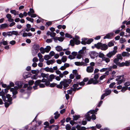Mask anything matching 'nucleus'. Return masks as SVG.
Listing matches in <instances>:
<instances>
[{
  "instance_id": "obj_1",
  "label": "nucleus",
  "mask_w": 130,
  "mask_h": 130,
  "mask_svg": "<svg viewBox=\"0 0 130 130\" xmlns=\"http://www.w3.org/2000/svg\"><path fill=\"white\" fill-rule=\"evenodd\" d=\"M15 84L18 86H15L13 88L10 89V91L12 92L13 95H15L17 93V90L19 88L22 87L23 85V83L22 82L17 81L15 83Z\"/></svg>"
},
{
  "instance_id": "obj_2",
  "label": "nucleus",
  "mask_w": 130,
  "mask_h": 130,
  "mask_svg": "<svg viewBox=\"0 0 130 130\" xmlns=\"http://www.w3.org/2000/svg\"><path fill=\"white\" fill-rule=\"evenodd\" d=\"M116 80L117 81V85H120L125 81V78L124 77V75L118 76Z\"/></svg>"
},
{
  "instance_id": "obj_3",
  "label": "nucleus",
  "mask_w": 130,
  "mask_h": 130,
  "mask_svg": "<svg viewBox=\"0 0 130 130\" xmlns=\"http://www.w3.org/2000/svg\"><path fill=\"white\" fill-rule=\"evenodd\" d=\"M81 43L82 44L86 45V44H90L93 41V40L92 39H90L88 40V39L86 38H83Z\"/></svg>"
},
{
  "instance_id": "obj_4",
  "label": "nucleus",
  "mask_w": 130,
  "mask_h": 130,
  "mask_svg": "<svg viewBox=\"0 0 130 130\" xmlns=\"http://www.w3.org/2000/svg\"><path fill=\"white\" fill-rule=\"evenodd\" d=\"M40 48V46L37 44H34L32 47V52L37 54L38 51Z\"/></svg>"
},
{
  "instance_id": "obj_5",
  "label": "nucleus",
  "mask_w": 130,
  "mask_h": 130,
  "mask_svg": "<svg viewBox=\"0 0 130 130\" xmlns=\"http://www.w3.org/2000/svg\"><path fill=\"white\" fill-rule=\"evenodd\" d=\"M84 117L85 119H87L88 121H90L91 119L93 120L96 119V116L95 114H93L92 115L91 117L90 116V114H87L84 116Z\"/></svg>"
},
{
  "instance_id": "obj_6",
  "label": "nucleus",
  "mask_w": 130,
  "mask_h": 130,
  "mask_svg": "<svg viewBox=\"0 0 130 130\" xmlns=\"http://www.w3.org/2000/svg\"><path fill=\"white\" fill-rule=\"evenodd\" d=\"M105 93L103 94L102 95L101 97V100H103L105 96L109 95L111 92V90L107 89L105 90Z\"/></svg>"
},
{
  "instance_id": "obj_7",
  "label": "nucleus",
  "mask_w": 130,
  "mask_h": 130,
  "mask_svg": "<svg viewBox=\"0 0 130 130\" xmlns=\"http://www.w3.org/2000/svg\"><path fill=\"white\" fill-rule=\"evenodd\" d=\"M99 81L96 79L93 78H91L88 81L87 84H98Z\"/></svg>"
},
{
  "instance_id": "obj_8",
  "label": "nucleus",
  "mask_w": 130,
  "mask_h": 130,
  "mask_svg": "<svg viewBox=\"0 0 130 130\" xmlns=\"http://www.w3.org/2000/svg\"><path fill=\"white\" fill-rule=\"evenodd\" d=\"M34 10L32 8L30 9V11L28 12V14L29 16H30L32 18H35L36 17V14H34Z\"/></svg>"
},
{
  "instance_id": "obj_9",
  "label": "nucleus",
  "mask_w": 130,
  "mask_h": 130,
  "mask_svg": "<svg viewBox=\"0 0 130 130\" xmlns=\"http://www.w3.org/2000/svg\"><path fill=\"white\" fill-rule=\"evenodd\" d=\"M130 65L129 62L128 61H126L125 62H119L117 65L120 67H122L124 66H128Z\"/></svg>"
},
{
  "instance_id": "obj_10",
  "label": "nucleus",
  "mask_w": 130,
  "mask_h": 130,
  "mask_svg": "<svg viewBox=\"0 0 130 130\" xmlns=\"http://www.w3.org/2000/svg\"><path fill=\"white\" fill-rule=\"evenodd\" d=\"M70 42L72 46H74V43L78 45L80 43V41L76 39H74L73 40H71Z\"/></svg>"
},
{
  "instance_id": "obj_11",
  "label": "nucleus",
  "mask_w": 130,
  "mask_h": 130,
  "mask_svg": "<svg viewBox=\"0 0 130 130\" xmlns=\"http://www.w3.org/2000/svg\"><path fill=\"white\" fill-rule=\"evenodd\" d=\"M75 64L76 66H86L87 64L85 63L84 62H76L74 63Z\"/></svg>"
},
{
  "instance_id": "obj_12",
  "label": "nucleus",
  "mask_w": 130,
  "mask_h": 130,
  "mask_svg": "<svg viewBox=\"0 0 130 130\" xmlns=\"http://www.w3.org/2000/svg\"><path fill=\"white\" fill-rule=\"evenodd\" d=\"M94 70V68L93 67L91 66H88L86 68V71L89 73H91L93 72Z\"/></svg>"
},
{
  "instance_id": "obj_13",
  "label": "nucleus",
  "mask_w": 130,
  "mask_h": 130,
  "mask_svg": "<svg viewBox=\"0 0 130 130\" xmlns=\"http://www.w3.org/2000/svg\"><path fill=\"white\" fill-rule=\"evenodd\" d=\"M73 73L74 75L75 76L76 78L77 79H79L80 77V75H78L77 73V70H74L73 71Z\"/></svg>"
},
{
  "instance_id": "obj_14",
  "label": "nucleus",
  "mask_w": 130,
  "mask_h": 130,
  "mask_svg": "<svg viewBox=\"0 0 130 130\" xmlns=\"http://www.w3.org/2000/svg\"><path fill=\"white\" fill-rule=\"evenodd\" d=\"M59 128L58 125H52L50 126V130H57Z\"/></svg>"
},
{
  "instance_id": "obj_15",
  "label": "nucleus",
  "mask_w": 130,
  "mask_h": 130,
  "mask_svg": "<svg viewBox=\"0 0 130 130\" xmlns=\"http://www.w3.org/2000/svg\"><path fill=\"white\" fill-rule=\"evenodd\" d=\"M53 39L54 40V41L56 42V41L57 40H58L60 42H62L64 40V39L62 37H55L53 38Z\"/></svg>"
},
{
  "instance_id": "obj_16",
  "label": "nucleus",
  "mask_w": 130,
  "mask_h": 130,
  "mask_svg": "<svg viewBox=\"0 0 130 130\" xmlns=\"http://www.w3.org/2000/svg\"><path fill=\"white\" fill-rule=\"evenodd\" d=\"M60 84L63 86V88L65 89L69 86V84L66 82H65L63 80L60 82Z\"/></svg>"
},
{
  "instance_id": "obj_17",
  "label": "nucleus",
  "mask_w": 130,
  "mask_h": 130,
  "mask_svg": "<svg viewBox=\"0 0 130 130\" xmlns=\"http://www.w3.org/2000/svg\"><path fill=\"white\" fill-rule=\"evenodd\" d=\"M113 35L114 33H108L104 37V39H110Z\"/></svg>"
},
{
  "instance_id": "obj_18",
  "label": "nucleus",
  "mask_w": 130,
  "mask_h": 130,
  "mask_svg": "<svg viewBox=\"0 0 130 130\" xmlns=\"http://www.w3.org/2000/svg\"><path fill=\"white\" fill-rule=\"evenodd\" d=\"M41 80H38L36 81L35 83V85L33 86V87L34 89H37V87L38 85L40 83Z\"/></svg>"
},
{
  "instance_id": "obj_19",
  "label": "nucleus",
  "mask_w": 130,
  "mask_h": 130,
  "mask_svg": "<svg viewBox=\"0 0 130 130\" xmlns=\"http://www.w3.org/2000/svg\"><path fill=\"white\" fill-rule=\"evenodd\" d=\"M30 74L28 72H25L23 74V77L24 78H27L30 77Z\"/></svg>"
},
{
  "instance_id": "obj_20",
  "label": "nucleus",
  "mask_w": 130,
  "mask_h": 130,
  "mask_svg": "<svg viewBox=\"0 0 130 130\" xmlns=\"http://www.w3.org/2000/svg\"><path fill=\"white\" fill-rule=\"evenodd\" d=\"M116 54L112 51H111L109 52L106 54V56L108 58H111L112 56L115 55Z\"/></svg>"
},
{
  "instance_id": "obj_21",
  "label": "nucleus",
  "mask_w": 130,
  "mask_h": 130,
  "mask_svg": "<svg viewBox=\"0 0 130 130\" xmlns=\"http://www.w3.org/2000/svg\"><path fill=\"white\" fill-rule=\"evenodd\" d=\"M86 47H83L82 49L79 51L78 53L83 56L84 54V52L86 51Z\"/></svg>"
},
{
  "instance_id": "obj_22",
  "label": "nucleus",
  "mask_w": 130,
  "mask_h": 130,
  "mask_svg": "<svg viewBox=\"0 0 130 130\" xmlns=\"http://www.w3.org/2000/svg\"><path fill=\"white\" fill-rule=\"evenodd\" d=\"M108 48V46L106 44H102L101 48V49L102 50L105 51Z\"/></svg>"
},
{
  "instance_id": "obj_23",
  "label": "nucleus",
  "mask_w": 130,
  "mask_h": 130,
  "mask_svg": "<svg viewBox=\"0 0 130 130\" xmlns=\"http://www.w3.org/2000/svg\"><path fill=\"white\" fill-rule=\"evenodd\" d=\"M97 56V54L94 52H91L90 54V56L92 59H94Z\"/></svg>"
},
{
  "instance_id": "obj_24",
  "label": "nucleus",
  "mask_w": 130,
  "mask_h": 130,
  "mask_svg": "<svg viewBox=\"0 0 130 130\" xmlns=\"http://www.w3.org/2000/svg\"><path fill=\"white\" fill-rule=\"evenodd\" d=\"M38 56L39 58V60L40 62H43L44 60L43 58H42V56L40 53H39L38 54Z\"/></svg>"
},
{
  "instance_id": "obj_25",
  "label": "nucleus",
  "mask_w": 130,
  "mask_h": 130,
  "mask_svg": "<svg viewBox=\"0 0 130 130\" xmlns=\"http://www.w3.org/2000/svg\"><path fill=\"white\" fill-rule=\"evenodd\" d=\"M76 130H85L86 129V128L84 127H80V126L79 125L76 126Z\"/></svg>"
},
{
  "instance_id": "obj_26",
  "label": "nucleus",
  "mask_w": 130,
  "mask_h": 130,
  "mask_svg": "<svg viewBox=\"0 0 130 130\" xmlns=\"http://www.w3.org/2000/svg\"><path fill=\"white\" fill-rule=\"evenodd\" d=\"M122 55L123 57H129L130 54L127 52H123L122 53Z\"/></svg>"
},
{
  "instance_id": "obj_27",
  "label": "nucleus",
  "mask_w": 130,
  "mask_h": 130,
  "mask_svg": "<svg viewBox=\"0 0 130 130\" xmlns=\"http://www.w3.org/2000/svg\"><path fill=\"white\" fill-rule=\"evenodd\" d=\"M55 77V76L54 74H51L49 76V78L48 79V80L51 82H52L53 79H54Z\"/></svg>"
},
{
  "instance_id": "obj_28",
  "label": "nucleus",
  "mask_w": 130,
  "mask_h": 130,
  "mask_svg": "<svg viewBox=\"0 0 130 130\" xmlns=\"http://www.w3.org/2000/svg\"><path fill=\"white\" fill-rule=\"evenodd\" d=\"M98 109H96L95 110H91L88 112L87 114H94L98 110Z\"/></svg>"
},
{
  "instance_id": "obj_29",
  "label": "nucleus",
  "mask_w": 130,
  "mask_h": 130,
  "mask_svg": "<svg viewBox=\"0 0 130 130\" xmlns=\"http://www.w3.org/2000/svg\"><path fill=\"white\" fill-rule=\"evenodd\" d=\"M55 61L54 60H50L47 61L46 63L48 65H49L50 64H52L55 62Z\"/></svg>"
},
{
  "instance_id": "obj_30",
  "label": "nucleus",
  "mask_w": 130,
  "mask_h": 130,
  "mask_svg": "<svg viewBox=\"0 0 130 130\" xmlns=\"http://www.w3.org/2000/svg\"><path fill=\"white\" fill-rule=\"evenodd\" d=\"M102 43H98L97 44L94 45L98 49H101Z\"/></svg>"
},
{
  "instance_id": "obj_31",
  "label": "nucleus",
  "mask_w": 130,
  "mask_h": 130,
  "mask_svg": "<svg viewBox=\"0 0 130 130\" xmlns=\"http://www.w3.org/2000/svg\"><path fill=\"white\" fill-rule=\"evenodd\" d=\"M6 97L8 99L7 100L8 102H11L12 99L10 95L9 94H7Z\"/></svg>"
},
{
  "instance_id": "obj_32",
  "label": "nucleus",
  "mask_w": 130,
  "mask_h": 130,
  "mask_svg": "<svg viewBox=\"0 0 130 130\" xmlns=\"http://www.w3.org/2000/svg\"><path fill=\"white\" fill-rule=\"evenodd\" d=\"M56 50L58 52H60L62 50V47L60 46H57L56 47Z\"/></svg>"
},
{
  "instance_id": "obj_33",
  "label": "nucleus",
  "mask_w": 130,
  "mask_h": 130,
  "mask_svg": "<svg viewBox=\"0 0 130 130\" xmlns=\"http://www.w3.org/2000/svg\"><path fill=\"white\" fill-rule=\"evenodd\" d=\"M102 60L103 61H105L107 63L108 62L110 61V59L109 58L105 56L103 58Z\"/></svg>"
},
{
  "instance_id": "obj_34",
  "label": "nucleus",
  "mask_w": 130,
  "mask_h": 130,
  "mask_svg": "<svg viewBox=\"0 0 130 130\" xmlns=\"http://www.w3.org/2000/svg\"><path fill=\"white\" fill-rule=\"evenodd\" d=\"M78 86V85L77 84H74L73 85V88L72 89V90L75 91L77 89V87Z\"/></svg>"
},
{
  "instance_id": "obj_35",
  "label": "nucleus",
  "mask_w": 130,
  "mask_h": 130,
  "mask_svg": "<svg viewBox=\"0 0 130 130\" xmlns=\"http://www.w3.org/2000/svg\"><path fill=\"white\" fill-rule=\"evenodd\" d=\"M126 42V40L124 38H121L120 40V42L121 43H123Z\"/></svg>"
},
{
  "instance_id": "obj_36",
  "label": "nucleus",
  "mask_w": 130,
  "mask_h": 130,
  "mask_svg": "<svg viewBox=\"0 0 130 130\" xmlns=\"http://www.w3.org/2000/svg\"><path fill=\"white\" fill-rule=\"evenodd\" d=\"M67 59V57L66 56H63L62 57L61 59L63 62H64L66 61Z\"/></svg>"
},
{
  "instance_id": "obj_37",
  "label": "nucleus",
  "mask_w": 130,
  "mask_h": 130,
  "mask_svg": "<svg viewBox=\"0 0 130 130\" xmlns=\"http://www.w3.org/2000/svg\"><path fill=\"white\" fill-rule=\"evenodd\" d=\"M51 49V47L50 46H47L45 48V52L48 53L50 50Z\"/></svg>"
},
{
  "instance_id": "obj_38",
  "label": "nucleus",
  "mask_w": 130,
  "mask_h": 130,
  "mask_svg": "<svg viewBox=\"0 0 130 130\" xmlns=\"http://www.w3.org/2000/svg\"><path fill=\"white\" fill-rule=\"evenodd\" d=\"M98 56L99 57L102 58V59L105 57V55L103 53L100 52L99 53Z\"/></svg>"
},
{
  "instance_id": "obj_39",
  "label": "nucleus",
  "mask_w": 130,
  "mask_h": 130,
  "mask_svg": "<svg viewBox=\"0 0 130 130\" xmlns=\"http://www.w3.org/2000/svg\"><path fill=\"white\" fill-rule=\"evenodd\" d=\"M8 25L7 24H4L1 25V27L2 29H4L5 28L8 27Z\"/></svg>"
},
{
  "instance_id": "obj_40",
  "label": "nucleus",
  "mask_w": 130,
  "mask_h": 130,
  "mask_svg": "<svg viewBox=\"0 0 130 130\" xmlns=\"http://www.w3.org/2000/svg\"><path fill=\"white\" fill-rule=\"evenodd\" d=\"M73 120H76L78 119L80 117L79 115H75L73 116Z\"/></svg>"
},
{
  "instance_id": "obj_41",
  "label": "nucleus",
  "mask_w": 130,
  "mask_h": 130,
  "mask_svg": "<svg viewBox=\"0 0 130 130\" xmlns=\"http://www.w3.org/2000/svg\"><path fill=\"white\" fill-rule=\"evenodd\" d=\"M119 60L117 58H115L113 60V61L116 65H117L118 64V63L119 62Z\"/></svg>"
},
{
  "instance_id": "obj_42",
  "label": "nucleus",
  "mask_w": 130,
  "mask_h": 130,
  "mask_svg": "<svg viewBox=\"0 0 130 130\" xmlns=\"http://www.w3.org/2000/svg\"><path fill=\"white\" fill-rule=\"evenodd\" d=\"M39 50L41 53L42 54H44L45 52V48H44L43 47H41L39 49Z\"/></svg>"
},
{
  "instance_id": "obj_43",
  "label": "nucleus",
  "mask_w": 130,
  "mask_h": 130,
  "mask_svg": "<svg viewBox=\"0 0 130 130\" xmlns=\"http://www.w3.org/2000/svg\"><path fill=\"white\" fill-rule=\"evenodd\" d=\"M26 19L28 21H30L32 23H33L34 20L33 19L29 17H27L26 18Z\"/></svg>"
},
{
  "instance_id": "obj_44",
  "label": "nucleus",
  "mask_w": 130,
  "mask_h": 130,
  "mask_svg": "<svg viewBox=\"0 0 130 130\" xmlns=\"http://www.w3.org/2000/svg\"><path fill=\"white\" fill-rule=\"evenodd\" d=\"M51 58L50 56L48 55H45L44 57V59L46 60H47Z\"/></svg>"
},
{
  "instance_id": "obj_45",
  "label": "nucleus",
  "mask_w": 130,
  "mask_h": 130,
  "mask_svg": "<svg viewBox=\"0 0 130 130\" xmlns=\"http://www.w3.org/2000/svg\"><path fill=\"white\" fill-rule=\"evenodd\" d=\"M9 102V103L6 102H5V105L6 107H8L11 104H12L11 102Z\"/></svg>"
},
{
  "instance_id": "obj_46",
  "label": "nucleus",
  "mask_w": 130,
  "mask_h": 130,
  "mask_svg": "<svg viewBox=\"0 0 130 130\" xmlns=\"http://www.w3.org/2000/svg\"><path fill=\"white\" fill-rule=\"evenodd\" d=\"M128 87H123V88H122L121 91L122 92H124L127 89Z\"/></svg>"
},
{
  "instance_id": "obj_47",
  "label": "nucleus",
  "mask_w": 130,
  "mask_h": 130,
  "mask_svg": "<svg viewBox=\"0 0 130 130\" xmlns=\"http://www.w3.org/2000/svg\"><path fill=\"white\" fill-rule=\"evenodd\" d=\"M66 128L67 130H70L71 127L70 124H67L66 126Z\"/></svg>"
},
{
  "instance_id": "obj_48",
  "label": "nucleus",
  "mask_w": 130,
  "mask_h": 130,
  "mask_svg": "<svg viewBox=\"0 0 130 130\" xmlns=\"http://www.w3.org/2000/svg\"><path fill=\"white\" fill-rule=\"evenodd\" d=\"M122 56L120 54H118L117 55V58L119 60H122L123 59Z\"/></svg>"
},
{
  "instance_id": "obj_49",
  "label": "nucleus",
  "mask_w": 130,
  "mask_h": 130,
  "mask_svg": "<svg viewBox=\"0 0 130 130\" xmlns=\"http://www.w3.org/2000/svg\"><path fill=\"white\" fill-rule=\"evenodd\" d=\"M108 45L109 47H110L113 46L114 44L113 42L111 41L108 42Z\"/></svg>"
},
{
  "instance_id": "obj_50",
  "label": "nucleus",
  "mask_w": 130,
  "mask_h": 130,
  "mask_svg": "<svg viewBox=\"0 0 130 130\" xmlns=\"http://www.w3.org/2000/svg\"><path fill=\"white\" fill-rule=\"evenodd\" d=\"M118 49V47L117 46H115L113 47V50L112 51L113 52H114L116 54L117 52V50Z\"/></svg>"
},
{
  "instance_id": "obj_51",
  "label": "nucleus",
  "mask_w": 130,
  "mask_h": 130,
  "mask_svg": "<svg viewBox=\"0 0 130 130\" xmlns=\"http://www.w3.org/2000/svg\"><path fill=\"white\" fill-rule=\"evenodd\" d=\"M12 35H18V32L17 31H11Z\"/></svg>"
},
{
  "instance_id": "obj_52",
  "label": "nucleus",
  "mask_w": 130,
  "mask_h": 130,
  "mask_svg": "<svg viewBox=\"0 0 130 130\" xmlns=\"http://www.w3.org/2000/svg\"><path fill=\"white\" fill-rule=\"evenodd\" d=\"M53 41L52 39H47L46 40V42L47 43H50L52 42Z\"/></svg>"
},
{
  "instance_id": "obj_53",
  "label": "nucleus",
  "mask_w": 130,
  "mask_h": 130,
  "mask_svg": "<svg viewBox=\"0 0 130 130\" xmlns=\"http://www.w3.org/2000/svg\"><path fill=\"white\" fill-rule=\"evenodd\" d=\"M124 85L125 86V87H127V86H129L130 85V82H127L125 83Z\"/></svg>"
},
{
  "instance_id": "obj_54",
  "label": "nucleus",
  "mask_w": 130,
  "mask_h": 130,
  "mask_svg": "<svg viewBox=\"0 0 130 130\" xmlns=\"http://www.w3.org/2000/svg\"><path fill=\"white\" fill-rule=\"evenodd\" d=\"M65 82H66L68 84H70L72 82V80L70 79L67 80L66 79H64Z\"/></svg>"
},
{
  "instance_id": "obj_55",
  "label": "nucleus",
  "mask_w": 130,
  "mask_h": 130,
  "mask_svg": "<svg viewBox=\"0 0 130 130\" xmlns=\"http://www.w3.org/2000/svg\"><path fill=\"white\" fill-rule=\"evenodd\" d=\"M34 83V81L32 80H29L28 81V84L29 85H32Z\"/></svg>"
},
{
  "instance_id": "obj_56",
  "label": "nucleus",
  "mask_w": 130,
  "mask_h": 130,
  "mask_svg": "<svg viewBox=\"0 0 130 130\" xmlns=\"http://www.w3.org/2000/svg\"><path fill=\"white\" fill-rule=\"evenodd\" d=\"M106 75H102L100 78V80H103L104 78L105 77Z\"/></svg>"
},
{
  "instance_id": "obj_57",
  "label": "nucleus",
  "mask_w": 130,
  "mask_h": 130,
  "mask_svg": "<svg viewBox=\"0 0 130 130\" xmlns=\"http://www.w3.org/2000/svg\"><path fill=\"white\" fill-rule=\"evenodd\" d=\"M55 54V53H54V52H53V51H51L49 54L50 55V56L51 57H52L54 56Z\"/></svg>"
},
{
  "instance_id": "obj_58",
  "label": "nucleus",
  "mask_w": 130,
  "mask_h": 130,
  "mask_svg": "<svg viewBox=\"0 0 130 130\" xmlns=\"http://www.w3.org/2000/svg\"><path fill=\"white\" fill-rule=\"evenodd\" d=\"M65 37L67 38H71L72 36L71 35L69 34L68 33H66L65 35Z\"/></svg>"
},
{
  "instance_id": "obj_59",
  "label": "nucleus",
  "mask_w": 130,
  "mask_h": 130,
  "mask_svg": "<svg viewBox=\"0 0 130 130\" xmlns=\"http://www.w3.org/2000/svg\"><path fill=\"white\" fill-rule=\"evenodd\" d=\"M56 85L57 87L58 88L61 89L62 88V85L60 83L59 85L56 84Z\"/></svg>"
},
{
  "instance_id": "obj_60",
  "label": "nucleus",
  "mask_w": 130,
  "mask_h": 130,
  "mask_svg": "<svg viewBox=\"0 0 130 130\" xmlns=\"http://www.w3.org/2000/svg\"><path fill=\"white\" fill-rule=\"evenodd\" d=\"M56 35V34L55 33L53 32H51L50 36L51 37H53V38L55 37V35Z\"/></svg>"
},
{
  "instance_id": "obj_61",
  "label": "nucleus",
  "mask_w": 130,
  "mask_h": 130,
  "mask_svg": "<svg viewBox=\"0 0 130 130\" xmlns=\"http://www.w3.org/2000/svg\"><path fill=\"white\" fill-rule=\"evenodd\" d=\"M115 82H113L111 83L109 85V87L110 88H112L115 85Z\"/></svg>"
},
{
  "instance_id": "obj_62",
  "label": "nucleus",
  "mask_w": 130,
  "mask_h": 130,
  "mask_svg": "<svg viewBox=\"0 0 130 130\" xmlns=\"http://www.w3.org/2000/svg\"><path fill=\"white\" fill-rule=\"evenodd\" d=\"M99 77V75L98 74H97L94 75V78L98 80L97 79H98Z\"/></svg>"
},
{
  "instance_id": "obj_63",
  "label": "nucleus",
  "mask_w": 130,
  "mask_h": 130,
  "mask_svg": "<svg viewBox=\"0 0 130 130\" xmlns=\"http://www.w3.org/2000/svg\"><path fill=\"white\" fill-rule=\"evenodd\" d=\"M39 87L40 88H44L45 87V85L44 84H41L40 83L39 85Z\"/></svg>"
},
{
  "instance_id": "obj_64",
  "label": "nucleus",
  "mask_w": 130,
  "mask_h": 130,
  "mask_svg": "<svg viewBox=\"0 0 130 130\" xmlns=\"http://www.w3.org/2000/svg\"><path fill=\"white\" fill-rule=\"evenodd\" d=\"M82 56H83L82 55L78 53L77 55L76 58L78 59H80L81 58Z\"/></svg>"
}]
</instances>
